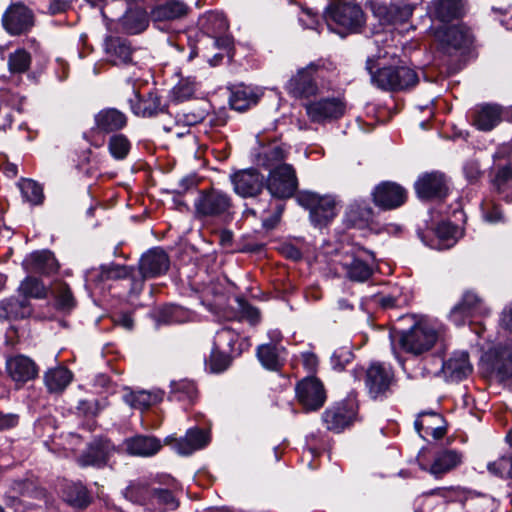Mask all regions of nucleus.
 <instances>
[{"label":"nucleus","instance_id":"e433bc0d","mask_svg":"<svg viewBox=\"0 0 512 512\" xmlns=\"http://www.w3.org/2000/svg\"><path fill=\"white\" fill-rule=\"evenodd\" d=\"M34 312L31 302L22 296H11L0 301V321L28 319Z\"/></svg>","mask_w":512,"mask_h":512},{"label":"nucleus","instance_id":"3c124183","mask_svg":"<svg viewBox=\"0 0 512 512\" xmlns=\"http://www.w3.org/2000/svg\"><path fill=\"white\" fill-rule=\"evenodd\" d=\"M375 303L383 310L402 308L409 304V296L402 288H396L388 294L379 293L374 296Z\"/></svg>","mask_w":512,"mask_h":512},{"label":"nucleus","instance_id":"052dcab7","mask_svg":"<svg viewBox=\"0 0 512 512\" xmlns=\"http://www.w3.org/2000/svg\"><path fill=\"white\" fill-rule=\"evenodd\" d=\"M152 397L153 395L150 392L139 391L129 393L125 396V400L132 408L144 411L161 402V398L152 399Z\"/></svg>","mask_w":512,"mask_h":512},{"label":"nucleus","instance_id":"13d9d810","mask_svg":"<svg viewBox=\"0 0 512 512\" xmlns=\"http://www.w3.org/2000/svg\"><path fill=\"white\" fill-rule=\"evenodd\" d=\"M183 307L176 304H165L157 311V321L163 324L180 323L185 317Z\"/></svg>","mask_w":512,"mask_h":512},{"label":"nucleus","instance_id":"c85d7f7f","mask_svg":"<svg viewBox=\"0 0 512 512\" xmlns=\"http://www.w3.org/2000/svg\"><path fill=\"white\" fill-rule=\"evenodd\" d=\"M435 36L447 52L454 50L463 53L468 51L473 43L468 29L458 25L439 27L435 31Z\"/></svg>","mask_w":512,"mask_h":512},{"label":"nucleus","instance_id":"f3484780","mask_svg":"<svg viewBox=\"0 0 512 512\" xmlns=\"http://www.w3.org/2000/svg\"><path fill=\"white\" fill-rule=\"evenodd\" d=\"M306 115L312 123L326 124L341 119L346 113V102L339 97H322L303 104Z\"/></svg>","mask_w":512,"mask_h":512},{"label":"nucleus","instance_id":"bf43d9fd","mask_svg":"<svg viewBox=\"0 0 512 512\" xmlns=\"http://www.w3.org/2000/svg\"><path fill=\"white\" fill-rule=\"evenodd\" d=\"M233 359L234 358L225 351L215 349V345L213 344L207 363L212 373H222L230 367Z\"/></svg>","mask_w":512,"mask_h":512},{"label":"nucleus","instance_id":"423d86ee","mask_svg":"<svg viewBox=\"0 0 512 512\" xmlns=\"http://www.w3.org/2000/svg\"><path fill=\"white\" fill-rule=\"evenodd\" d=\"M409 318L413 322L412 325L408 329L391 328L389 338L393 347L397 343L402 351L421 355L435 345L438 332L426 323L415 321L413 317Z\"/></svg>","mask_w":512,"mask_h":512},{"label":"nucleus","instance_id":"f257e3e1","mask_svg":"<svg viewBox=\"0 0 512 512\" xmlns=\"http://www.w3.org/2000/svg\"><path fill=\"white\" fill-rule=\"evenodd\" d=\"M371 83L384 92L410 91L419 83L418 73L411 67L399 61L397 64L380 66L376 60L368 58L366 61Z\"/></svg>","mask_w":512,"mask_h":512},{"label":"nucleus","instance_id":"f8f14e48","mask_svg":"<svg viewBox=\"0 0 512 512\" xmlns=\"http://www.w3.org/2000/svg\"><path fill=\"white\" fill-rule=\"evenodd\" d=\"M370 200L379 212L394 211L407 204L409 192L396 181L382 180L372 188Z\"/></svg>","mask_w":512,"mask_h":512},{"label":"nucleus","instance_id":"39448f33","mask_svg":"<svg viewBox=\"0 0 512 512\" xmlns=\"http://www.w3.org/2000/svg\"><path fill=\"white\" fill-rule=\"evenodd\" d=\"M336 69L334 63L327 59H317L306 67L300 68L285 84L287 94L295 99L303 100L315 97L319 93L317 79H324L326 73Z\"/></svg>","mask_w":512,"mask_h":512},{"label":"nucleus","instance_id":"7ed1b4c3","mask_svg":"<svg viewBox=\"0 0 512 512\" xmlns=\"http://www.w3.org/2000/svg\"><path fill=\"white\" fill-rule=\"evenodd\" d=\"M329 29L344 38L350 34H357L366 26V14L357 3L346 0L330 2L323 13Z\"/></svg>","mask_w":512,"mask_h":512},{"label":"nucleus","instance_id":"69168bd1","mask_svg":"<svg viewBox=\"0 0 512 512\" xmlns=\"http://www.w3.org/2000/svg\"><path fill=\"white\" fill-rule=\"evenodd\" d=\"M102 410L98 399H81L76 406L77 415L86 419H95Z\"/></svg>","mask_w":512,"mask_h":512},{"label":"nucleus","instance_id":"4468645a","mask_svg":"<svg viewBox=\"0 0 512 512\" xmlns=\"http://www.w3.org/2000/svg\"><path fill=\"white\" fill-rule=\"evenodd\" d=\"M422 451L423 449L417 457L418 466L422 471L430 473L435 479H442L446 474L464 463V453L447 446H440L433 452V460L430 464L420 459Z\"/></svg>","mask_w":512,"mask_h":512},{"label":"nucleus","instance_id":"a878e982","mask_svg":"<svg viewBox=\"0 0 512 512\" xmlns=\"http://www.w3.org/2000/svg\"><path fill=\"white\" fill-rule=\"evenodd\" d=\"M22 267L28 273L51 277L58 274L61 266L53 251L41 249L29 253L23 260Z\"/></svg>","mask_w":512,"mask_h":512},{"label":"nucleus","instance_id":"49530a36","mask_svg":"<svg viewBox=\"0 0 512 512\" xmlns=\"http://www.w3.org/2000/svg\"><path fill=\"white\" fill-rule=\"evenodd\" d=\"M238 342L239 334L230 327H223L216 333L213 344L215 349H221L236 358L243 353V348H236Z\"/></svg>","mask_w":512,"mask_h":512},{"label":"nucleus","instance_id":"338daca9","mask_svg":"<svg viewBox=\"0 0 512 512\" xmlns=\"http://www.w3.org/2000/svg\"><path fill=\"white\" fill-rule=\"evenodd\" d=\"M512 182V164L498 165L492 180L493 185L499 193H503L509 183Z\"/></svg>","mask_w":512,"mask_h":512},{"label":"nucleus","instance_id":"a211bd4d","mask_svg":"<svg viewBox=\"0 0 512 512\" xmlns=\"http://www.w3.org/2000/svg\"><path fill=\"white\" fill-rule=\"evenodd\" d=\"M131 113L140 118H155L161 114L169 113V104L162 103V96L157 89H151L142 94L135 87L127 98Z\"/></svg>","mask_w":512,"mask_h":512},{"label":"nucleus","instance_id":"2f4dec72","mask_svg":"<svg viewBox=\"0 0 512 512\" xmlns=\"http://www.w3.org/2000/svg\"><path fill=\"white\" fill-rule=\"evenodd\" d=\"M104 50L112 58L115 65L130 66L136 64L133 55L137 48L125 37L108 35L105 38Z\"/></svg>","mask_w":512,"mask_h":512},{"label":"nucleus","instance_id":"ea45409f","mask_svg":"<svg viewBox=\"0 0 512 512\" xmlns=\"http://www.w3.org/2000/svg\"><path fill=\"white\" fill-rule=\"evenodd\" d=\"M375 216L374 208L366 200H356L348 207L346 221L351 227L363 228L372 222Z\"/></svg>","mask_w":512,"mask_h":512},{"label":"nucleus","instance_id":"0e129e2a","mask_svg":"<svg viewBox=\"0 0 512 512\" xmlns=\"http://www.w3.org/2000/svg\"><path fill=\"white\" fill-rule=\"evenodd\" d=\"M105 282L109 280L126 279L133 274L135 267L130 265H121L117 263H110L108 265L102 264Z\"/></svg>","mask_w":512,"mask_h":512},{"label":"nucleus","instance_id":"5fc2aeb1","mask_svg":"<svg viewBox=\"0 0 512 512\" xmlns=\"http://www.w3.org/2000/svg\"><path fill=\"white\" fill-rule=\"evenodd\" d=\"M286 152L281 146H273L258 154L257 164L270 171L272 167L284 164Z\"/></svg>","mask_w":512,"mask_h":512},{"label":"nucleus","instance_id":"f03ea898","mask_svg":"<svg viewBox=\"0 0 512 512\" xmlns=\"http://www.w3.org/2000/svg\"><path fill=\"white\" fill-rule=\"evenodd\" d=\"M194 210L198 220L211 221L222 226L230 225L236 216L231 195L214 187L198 190Z\"/></svg>","mask_w":512,"mask_h":512},{"label":"nucleus","instance_id":"1a4fd4ad","mask_svg":"<svg viewBox=\"0 0 512 512\" xmlns=\"http://www.w3.org/2000/svg\"><path fill=\"white\" fill-rule=\"evenodd\" d=\"M299 206L309 210V219L315 228L327 227L336 217L335 200L312 191H299L296 195Z\"/></svg>","mask_w":512,"mask_h":512},{"label":"nucleus","instance_id":"09e8293b","mask_svg":"<svg viewBox=\"0 0 512 512\" xmlns=\"http://www.w3.org/2000/svg\"><path fill=\"white\" fill-rule=\"evenodd\" d=\"M107 150L113 160L125 161L131 153L132 142L122 132L115 133L110 135L107 140Z\"/></svg>","mask_w":512,"mask_h":512},{"label":"nucleus","instance_id":"79ce46f5","mask_svg":"<svg viewBox=\"0 0 512 512\" xmlns=\"http://www.w3.org/2000/svg\"><path fill=\"white\" fill-rule=\"evenodd\" d=\"M73 373L67 367L49 369L44 375V383L50 393H61L73 380Z\"/></svg>","mask_w":512,"mask_h":512},{"label":"nucleus","instance_id":"6e6d98bb","mask_svg":"<svg viewBox=\"0 0 512 512\" xmlns=\"http://www.w3.org/2000/svg\"><path fill=\"white\" fill-rule=\"evenodd\" d=\"M198 41L203 42L205 40H209L211 43V48L219 49L225 51L227 56L232 59L234 57L235 46H234V38L232 35L220 34L217 36H206L202 32L198 33Z\"/></svg>","mask_w":512,"mask_h":512},{"label":"nucleus","instance_id":"473e14b6","mask_svg":"<svg viewBox=\"0 0 512 512\" xmlns=\"http://www.w3.org/2000/svg\"><path fill=\"white\" fill-rule=\"evenodd\" d=\"M191 11L182 0H164L150 10V18L154 25L183 19Z\"/></svg>","mask_w":512,"mask_h":512},{"label":"nucleus","instance_id":"aec40b11","mask_svg":"<svg viewBox=\"0 0 512 512\" xmlns=\"http://www.w3.org/2000/svg\"><path fill=\"white\" fill-rule=\"evenodd\" d=\"M115 451L116 447L111 439L96 435L86 444L77 461L81 467L104 468Z\"/></svg>","mask_w":512,"mask_h":512},{"label":"nucleus","instance_id":"4d7b16f0","mask_svg":"<svg viewBox=\"0 0 512 512\" xmlns=\"http://www.w3.org/2000/svg\"><path fill=\"white\" fill-rule=\"evenodd\" d=\"M31 54L24 48H18L8 57V68L13 74H22L29 70Z\"/></svg>","mask_w":512,"mask_h":512},{"label":"nucleus","instance_id":"603ef678","mask_svg":"<svg viewBox=\"0 0 512 512\" xmlns=\"http://www.w3.org/2000/svg\"><path fill=\"white\" fill-rule=\"evenodd\" d=\"M229 30V22L221 13H210L201 24L199 32L206 36L225 34Z\"/></svg>","mask_w":512,"mask_h":512},{"label":"nucleus","instance_id":"c756f323","mask_svg":"<svg viewBox=\"0 0 512 512\" xmlns=\"http://www.w3.org/2000/svg\"><path fill=\"white\" fill-rule=\"evenodd\" d=\"M60 496L66 505L76 511H84L94 502L93 492L81 481L63 483Z\"/></svg>","mask_w":512,"mask_h":512},{"label":"nucleus","instance_id":"864d4df0","mask_svg":"<svg viewBox=\"0 0 512 512\" xmlns=\"http://www.w3.org/2000/svg\"><path fill=\"white\" fill-rule=\"evenodd\" d=\"M19 188L23 199L32 205H40L44 201L43 187L32 179H22Z\"/></svg>","mask_w":512,"mask_h":512},{"label":"nucleus","instance_id":"412c9836","mask_svg":"<svg viewBox=\"0 0 512 512\" xmlns=\"http://www.w3.org/2000/svg\"><path fill=\"white\" fill-rule=\"evenodd\" d=\"M2 25L10 35L26 34L35 25V15L24 3H12L2 15Z\"/></svg>","mask_w":512,"mask_h":512},{"label":"nucleus","instance_id":"72a5a7b5","mask_svg":"<svg viewBox=\"0 0 512 512\" xmlns=\"http://www.w3.org/2000/svg\"><path fill=\"white\" fill-rule=\"evenodd\" d=\"M151 21L150 12L144 7H128L124 14L118 19V26L124 34L138 35L143 33Z\"/></svg>","mask_w":512,"mask_h":512},{"label":"nucleus","instance_id":"a19ab883","mask_svg":"<svg viewBox=\"0 0 512 512\" xmlns=\"http://www.w3.org/2000/svg\"><path fill=\"white\" fill-rule=\"evenodd\" d=\"M153 489L148 482L143 480L130 481L122 491L123 496L133 504L140 506L153 505Z\"/></svg>","mask_w":512,"mask_h":512},{"label":"nucleus","instance_id":"e2e57ef3","mask_svg":"<svg viewBox=\"0 0 512 512\" xmlns=\"http://www.w3.org/2000/svg\"><path fill=\"white\" fill-rule=\"evenodd\" d=\"M419 416H430L437 424L436 427H426L425 434L431 435L434 440H440L446 435L448 430L447 421L442 414L431 410L422 411Z\"/></svg>","mask_w":512,"mask_h":512},{"label":"nucleus","instance_id":"ddd939ff","mask_svg":"<svg viewBox=\"0 0 512 512\" xmlns=\"http://www.w3.org/2000/svg\"><path fill=\"white\" fill-rule=\"evenodd\" d=\"M295 399L304 413L319 411L326 403L327 392L316 375H308L295 384Z\"/></svg>","mask_w":512,"mask_h":512},{"label":"nucleus","instance_id":"c9c22d12","mask_svg":"<svg viewBox=\"0 0 512 512\" xmlns=\"http://www.w3.org/2000/svg\"><path fill=\"white\" fill-rule=\"evenodd\" d=\"M441 370L445 378L451 382L459 383L467 379L473 372L469 353L466 351L453 353L449 359L443 361Z\"/></svg>","mask_w":512,"mask_h":512},{"label":"nucleus","instance_id":"9b49d317","mask_svg":"<svg viewBox=\"0 0 512 512\" xmlns=\"http://www.w3.org/2000/svg\"><path fill=\"white\" fill-rule=\"evenodd\" d=\"M266 189L271 198L287 200L296 198L298 191V178L292 164H279L270 169L265 177Z\"/></svg>","mask_w":512,"mask_h":512},{"label":"nucleus","instance_id":"dca6fc26","mask_svg":"<svg viewBox=\"0 0 512 512\" xmlns=\"http://www.w3.org/2000/svg\"><path fill=\"white\" fill-rule=\"evenodd\" d=\"M485 371L494 377L499 384L505 385L512 382V349L498 345L481 357Z\"/></svg>","mask_w":512,"mask_h":512},{"label":"nucleus","instance_id":"6ab92c4d","mask_svg":"<svg viewBox=\"0 0 512 512\" xmlns=\"http://www.w3.org/2000/svg\"><path fill=\"white\" fill-rule=\"evenodd\" d=\"M367 7L382 26L407 23L415 9V5L410 3L399 4L393 1L384 2L373 0L367 3Z\"/></svg>","mask_w":512,"mask_h":512},{"label":"nucleus","instance_id":"9d476101","mask_svg":"<svg viewBox=\"0 0 512 512\" xmlns=\"http://www.w3.org/2000/svg\"><path fill=\"white\" fill-rule=\"evenodd\" d=\"M346 258L347 261L343 264V267L346 277L352 282H367L379 269L375 253L363 246L353 245L346 252Z\"/></svg>","mask_w":512,"mask_h":512},{"label":"nucleus","instance_id":"4c0bfd02","mask_svg":"<svg viewBox=\"0 0 512 512\" xmlns=\"http://www.w3.org/2000/svg\"><path fill=\"white\" fill-rule=\"evenodd\" d=\"M199 391L194 381L181 379L170 382L168 400L182 403L184 407L194 405L198 400Z\"/></svg>","mask_w":512,"mask_h":512},{"label":"nucleus","instance_id":"cd10ccee","mask_svg":"<svg viewBox=\"0 0 512 512\" xmlns=\"http://www.w3.org/2000/svg\"><path fill=\"white\" fill-rule=\"evenodd\" d=\"M482 302L477 293L466 290L461 299L450 310L448 320L456 327L465 326L475 315L480 313Z\"/></svg>","mask_w":512,"mask_h":512},{"label":"nucleus","instance_id":"680f3d73","mask_svg":"<svg viewBox=\"0 0 512 512\" xmlns=\"http://www.w3.org/2000/svg\"><path fill=\"white\" fill-rule=\"evenodd\" d=\"M235 301L238 304V310L241 318L245 319L251 326H256L261 322V311L253 306L244 296H236Z\"/></svg>","mask_w":512,"mask_h":512},{"label":"nucleus","instance_id":"5701e85b","mask_svg":"<svg viewBox=\"0 0 512 512\" xmlns=\"http://www.w3.org/2000/svg\"><path fill=\"white\" fill-rule=\"evenodd\" d=\"M210 442V430L197 425L188 428L183 437L176 438L169 435L164 439L166 445H172L173 449L182 456L191 455L195 451L207 447Z\"/></svg>","mask_w":512,"mask_h":512},{"label":"nucleus","instance_id":"8fccbe9b","mask_svg":"<svg viewBox=\"0 0 512 512\" xmlns=\"http://www.w3.org/2000/svg\"><path fill=\"white\" fill-rule=\"evenodd\" d=\"M77 306V301L68 283L61 281L54 294L53 307L58 312L70 314Z\"/></svg>","mask_w":512,"mask_h":512},{"label":"nucleus","instance_id":"58836bf2","mask_svg":"<svg viewBox=\"0 0 512 512\" xmlns=\"http://www.w3.org/2000/svg\"><path fill=\"white\" fill-rule=\"evenodd\" d=\"M125 449L133 456H152L162 447L160 440L154 436L136 435L124 440Z\"/></svg>","mask_w":512,"mask_h":512},{"label":"nucleus","instance_id":"a18cd8bd","mask_svg":"<svg viewBox=\"0 0 512 512\" xmlns=\"http://www.w3.org/2000/svg\"><path fill=\"white\" fill-rule=\"evenodd\" d=\"M505 440L510 452L505 453L497 460L487 464V470L494 476L502 479H512V428L508 430Z\"/></svg>","mask_w":512,"mask_h":512},{"label":"nucleus","instance_id":"6e6552de","mask_svg":"<svg viewBox=\"0 0 512 512\" xmlns=\"http://www.w3.org/2000/svg\"><path fill=\"white\" fill-rule=\"evenodd\" d=\"M459 227L450 220L424 221L418 225L416 234L421 242L432 249H450L458 242Z\"/></svg>","mask_w":512,"mask_h":512},{"label":"nucleus","instance_id":"774afa93","mask_svg":"<svg viewBox=\"0 0 512 512\" xmlns=\"http://www.w3.org/2000/svg\"><path fill=\"white\" fill-rule=\"evenodd\" d=\"M165 506L170 510H176L179 507V501L170 489L155 488L153 489V504Z\"/></svg>","mask_w":512,"mask_h":512},{"label":"nucleus","instance_id":"b1692460","mask_svg":"<svg viewBox=\"0 0 512 512\" xmlns=\"http://www.w3.org/2000/svg\"><path fill=\"white\" fill-rule=\"evenodd\" d=\"M227 90L229 91L228 104L230 109L240 113L257 106L264 96L261 87L243 82L230 84L227 86Z\"/></svg>","mask_w":512,"mask_h":512},{"label":"nucleus","instance_id":"20e7f679","mask_svg":"<svg viewBox=\"0 0 512 512\" xmlns=\"http://www.w3.org/2000/svg\"><path fill=\"white\" fill-rule=\"evenodd\" d=\"M352 374L355 380L363 377L367 395L373 401L382 402L391 397L398 382L393 367L380 361L371 362L367 368L355 367Z\"/></svg>","mask_w":512,"mask_h":512},{"label":"nucleus","instance_id":"de8ad7c7","mask_svg":"<svg viewBox=\"0 0 512 512\" xmlns=\"http://www.w3.org/2000/svg\"><path fill=\"white\" fill-rule=\"evenodd\" d=\"M18 292L20 296L29 301L30 299L42 300L47 298L49 288L40 278L28 275L21 281Z\"/></svg>","mask_w":512,"mask_h":512},{"label":"nucleus","instance_id":"bb28decb","mask_svg":"<svg viewBox=\"0 0 512 512\" xmlns=\"http://www.w3.org/2000/svg\"><path fill=\"white\" fill-rule=\"evenodd\" d=\"M5 370L17 389L38 377L39 367L28 356L17 354L6 359Z\"/></svg>","mask_w":512,"mask_h":512},{"label":"nucleus","instance_id":"2eb2a0df","mask_svg":"<svg viewBox=\"0 0 512 512\" xmlns=\"http://www.w3.org/2000/svg\"><path fill=\"white\" fill-rule=\"evenodd\" d=\"M420 201H444L450 194L448 178L445 173L433 170L421 173L413 185Z\"/></svg>","mask_w":512,"mask_h":512},{"label":"nucleus","instance_id":"0eeeda50","mask_svg":"<svg viewBox=\"0 0 512 512\" xmlns=\"http://www.w3.org/2000/svg\"><path fill=\"white\" fill-rule=\"evenodd\" d=\"M321 418L326 429L335 434L350 429L361 421L356 394L350 393L344 399L332 403L324 410Z\"/></svg>","mask_w":512,"mask_h":512},{"label":"nucleus","instance_id":"f704fd0d","mask_svg":"<svg viewBox=\"0 0 512 512\" xmlns=\"http://www.w3.org/2000/svg\"><path fill=\"white\" fill-rule=\"evenodd\" d=\"M502 105L498 103H482L473 112L472 124L482 132H490L502 122Z\"/></svg>","mask_w":512,"mask_h":512},{"label":"nucleus","instance_id":"7c9ffc66","mask_svg":"<svg viewBox=\"0 0 512 512\" xmlns=\"http://www.w3.org/2000/svg\"><path fill=\"white\" fill-rule=\"evenodd\" d=\"M128 116L115 107H105L94 115L93 130L102 134H115L128 126Z\"/></svg>","mask_w":512,"mask_h":512},{"label":"nucleus","instance_id":"4be33fe9","mask_svg":"<svg viewBox=\"0 0 512 512\" xmlns=\"http://www.w3.org/2000/svg\"><path fill=\"white\" fill-rule=\"evenodd\" d=\"M230 181L234 192L242 198H257L266 189L265 176L254 167L232 173Z\"/></svg>","mask_w":512,"mask_h":512},{"label":"nucleus","instance_id":"393cba45","mask_svg":"<svg viewBox=\"0 0 512 512\" xmlns=\"http://www.w3.org/2000/svg\"><path fill=\"white\" fill-rule=\"evenodd\" d=\"M170 267L168 253L160 246L152 247L144 252L138 261V274L144 278H158L167 273Z\"/></svg>","mask_w":512,"mask_h":512},{"label":"nucleus","instance_id":"c03bdc74","mask_svg":"<svg viewBox=\"0 0 512 512\" xmlns=\"http://www.w3.org/2000/svg\"><path fill=\"white\" fill-rule=\"evenodd\" d=\"M461 0H434L432 14L442 23H449L461 17Z\"/></svg>","mask_w":512,"mask_h":512},{"label":"nucleus","instance_id":"37998d69","mask_svg":"<svg viewBox=\"0 0 512 512\" xmlns=\"http://www.w3.org/2000/svg\"><path fill=\"white\" fill-rule=\"evenodd\" d=\"M256 357L262 367L271 372H279L284 366L280 358L278 348L273 343L260 344L256 348Z\"/></svg>","mask_w":512,"mask_h":512}]
</instances>
